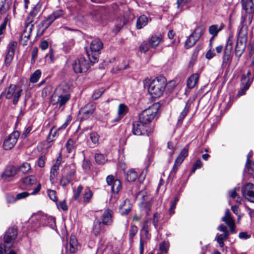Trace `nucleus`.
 Returning a JSON list of instances; mask_svg holds the SVG:
<instances>
[{
    "label": "nucleus",
    "instance_id": "3c124183",
    "mask_svg": "<svg viewBox=\"0 0 254 254\" xmlns=\"http://www.w3.org/2000/svg\"><path fill=\"white\" fill-rule=\"evenodd\" d=\"M179 199L178 197H175L173 201L170 202V207L169 210V214L170 215H173L175 213V209L177 203L178 202Z\"/></svg>",
    "mask_w": 254,
    "mask_h": 254
},
{
    "label": "nucleus",
    "instance_id": "aec40b11",
    "mask_svg": "<svg viewBox=\"0 0 254 254\" xmlns=\"http://www.w3.org/2000/svg\"><path fill=\"white\" fill-rule=\"evenodd\" d=\"M225 25L223 23L220 24H213L209 26L208 32L213 37H216L218 33L224 29Z\"/></svg>",
    "mask_w": 254,
    "mask_h": 254
},
{
    "label": "nucleus",
    "instance_id": "4d7b16f0",
    "mask_svg": "<svg viewBox=\"0 0 254 254\" xmlns=\"http://www.w3.org/2000/svg\"><path fill=\"white\" fill-rule=\"evenodd\" d=\"M47 193L49 198L53 201H57V197L56 195V192L55 190H47Z\"/></svg>",
    "mask_w": 254,
    "mask_h": 254
},
{
    "label": "nucleus",
    "instance_id": "4be33fe9",
    "mask_svg": "<svg viewBox=\"0 0 254 254\" xmlns=\"http://www.w3.org/2000/svg\"><path fill=\"white\" fill-rule=\"evenodd\" d=\"M128 109L127 105L124 104H120L119 105L118 115V117L114 121L118 122L123 118V117L128 112Z\"/></svg>",
    "mask_w": 254,
    "mask_h": 254
},
{
    "label": "nucleus",
    "instance_id": "0e129e2a",
    "mask_svg": "<svg viewBox=\"0 0 254 254\" xmlns=\"http://www.w3.org/2000/svg\"><path fill=\"white\" fill-rule=\"evenodd\" d=\"M6 199L8 203H13L17 200L16 197L10 194L6 195Z\"/></svg>",
    "mask_w": 254,
    "mask_h": 254
},
{
    "label": "nucleus",
    "instance_id": "72a5a7b5",
    "mask_svg": "<svg viewBox=\"0 0 254 254\" xmlns=\"http://www.w3.org/2000/svg\"><path fill=\"white\" fill-rule=\"evenodd\" d=\"M125 177L128 182H134L137 177V173L133 169H130L126 173Z\"/></svg>",
    "mask_w": 254,
    "mask_h": 254
},
{
    "label": "nucleus",
    "instance_id": "37998d69",
    "mask_svg": "<svg viewBox=\"0 0 254 254\" xmlns=\"http://www.w3.org/2000/svg\"><path fill=\"white\" fill-rule=\"evenodd\" d=\"M121 188V183L118 179H116L111 186L112 191L114 193H118Z\"/></svg>",
    "mask_w": 254,
    "mask_h": 254
},
{
    "label": "nucleus",
    "instance_id": "ea45409f",
    "mask_svg": "<svg viewBox=\"0 0 254 254\" xmlns=\"http://www.w3.org/2000/svg\"><path fill=\"white\" fill-rule=\"evenodd\" d=\"M17 167L18 168V172H21L23 174L28 173L31 169L30 165L27 162H24L22 163L20 166Z\"/></svg>",
    "mask_w": 254,
    "mask_h": 254
},
{
    "label": "nucleus",
    "instance_id": "338daca9",
    "mask_svg": "<svg viewBox=\"0 0 254 254\" xmlns=\"http://www.w3.org/2000/svg\"><path fill=\"white\" fill-rule=\"evenodd\" d=\"M202 165V164L201 161L199 159L197 160L193 166L191 172L194 173L195 170L197 169L201 168Z\"/></svg>",
    "mask_w": 254,
    "mask_h": 254
},
{
    "label": "nucleus",
    "instance_id": "f3484780",
    "mask_svg": "<svg viewBox=\"0 0 254 254\" xmlns=\"http://www.w3.org/2000/svg\"><path fill=\"white\" fill-rule=\"evenodd\" d=\"M113 212L109 209H106L102 215V223L103 225H111L113 222Z\"/></svg>",
    "mask_w": 254,
    "mask_h": 254
},
{
    "label": "nucleus",
    "instance_id": "79ce46f5",
    "mask_svg": "<svg viewBox=\"0 0 254 254\" xmlns=\"http://www.w3.org/2000/svg\"><path fill=\"white\" fill-rule=\"evenodd\" d=\"M64 14V11L62 9H58L54 11L49 16L52 19L53 22L57 19L62 17Z\"/></svg>",
    "mask_w": 254,
    "mask_h": 254
},
{
    "label": "nucleus",
    "instance_id": "5fc2aeb1",
    "mask_svg": "<svg viewBox=\"0 0 254 254\" xmlns=\"http://www.w3.org/2000/svg\"><path fill=\"white\" fill-rule=\"evenodd\" d=\"M104 91L105 89L103 88H101L96 90L93 94V99L94 100L98 99L101 96Z\"/></svg>",
    "mask_w": 254,
    "mask_h": 254
},
{
    "label": "nucleus",
    "instance_id": "c756f323",
    "mask_svg": "<svg viewBox=\"0 0 254 254\" xmlns=\"http://www.w3.org/2000/svg\"><path fill=\"white\" fill-rule=\"evenodd\" d=\"M240 190V188H234L231 190H229L228 193L231 198L233 199H236V201L237 203H241L242 198L241 197L239 196V195L237 193V191H239Z\"/></svg>",
    "mask_w": 254,
    "mask_h": 254
},
{
    "label": "nucleus",
    "instance_id": "1a4fd4ad",
    "mask_svg": "<svg viewBox=\"0 0 254 254\" xmlns=\"http://www.w3.org/2000/svg\"><path fill=\"white\" fill-rule=\"evenodd\" d=\"M96 108V104L89 102L82 107L79 111L80 119L85 120L91 117L94 114Z\"/></svg>",
    "mask_w": 254,
    "mask_h": 254
},
{
    "label": "nucleus",
    "instance_id": "2eb2a0df",
    "mask_svg": "<svg viewBox=\"0 0 254 254\" xmlns=\"http://www.w3.org/2000/svg\"><path fill=\"white\" fill-rule=\"evenodd\" d=\"M41 4L39 3H37L33 8L31 11L29 13L25 22V25H33L32 23L34 21L35 17L37 15L41 10Z\"/></svg>",
    "mask_w": 254,
    "mask_h": 254
},
{
    "label": "nucleus",
    "instance_id": "6e6d98bb",
    "mask_svg": "<svg viewBox=\"0 0 254 254\" xmlns=\"http://www.w3.org/2000/svg\"><path fill=\"white\" fill-rule=\"evenodd\" d=\"M138 231L137 227L135 225H131L129 233V237L130 239H132L133 237L136 235Z\"/></svg>",
    "mask_w": 254,
    "mask_h": 254
},
{
    "label": "nucleus",
    "instance_id": "39448f33",
    "mask_svg": "<svg viewBox=\"0 0 254 254\" xmlns=\"http://www.w3.org/2000/svg\"><path fill=\"white\" fill-rule=\"evenodd\" d=\"M152 131V128L150 125L143 123L138 119L132 124V132L136 135H147Z\"/></svg>",
    "mask_w": 254,
    "mask_h": 254
},
{
    "label": "nucleus",
    "instance_id": "a18cd8bd",
    "mask_svg": "<svg viewBox=\"0 0 254 254\" xmlns=\"http://www.w3.org/2000/svg\"><path fill=\"white\" fill-rule=\"evenodd\" d=\"M41 75V72L39 69H37L34 71L30 76V81L31 83H36L39 79Z\"/></svg>",
    "mask_w": 254,
    "mask_h": 254
},
{
    "label": "nucleus",
    "instance_id": "9d476101",
    "mask_svg": "<svg viewBox=\"0 0 254 254\" xmlns=\"http://www.w3.org/2000/svg\"><path fill=\"white\" fill-rule=\"evenodd\" d=\"M20 132L14 131L10 134L4 140L3 143V147L5 150H10L12 149L20 136Z\"/></svg>",
    "mask_w": 254,
    "mask_h": 254
},
{
    "label": "nucleus",
    "instance_id": "6e6552de",
    "mask_svg": "<svg viewBox=\"0 0 254 254\" xmlns=\"http://www.w3.org/2000/svg\"><path fill=\"white\" fill-rule=\"evenodd\" d=\"M157 112V109L152 106L143 111L139 115V120L150 125V123L153 120Z\"/></svg>",
    "mask_w": 254,
    "mask_h": 254
},
{
    "label": "nucleus",
    "instance_id": "69168bd1",
    "mask_svg": "<svg viewBox=\"0 0 254 254\" xmlns=\"http://www.w3.org/2000/svg\"><path fill=\"white\" fill-rule=\"evenodd\" d=\"M66 251H69L70 253H74L77 249V245H73V244H69L66 248Z\"/></svg>",
    "mask_w": 254,
    "mask_h": 254
},
{
    "label": "nucleus",
    "instance_id": "49530a36",
    "mask_svg": "<svg viewBox=\"0 0 254 254\" xmlns=\"http://www.w3.org/2000/svg\"><path fill=\"white\" fill-rule=\"evenodd\" d=\"M196 43V40H194L193 37L190 35L186 41L185 47L186 49H189L193 46Z\"/></svg>",
    "mask_w": 254,
    "mask_h": 254
},
{
    "label": "nucleus",
    "instance_id": "f704fd0d",
    "mask_svg": "<svg viewBox=\"0 0 254 254\" xmlns=\"http://www.w3.org/2000/svg\"><path fill=\"white\" fill-rule=\"evenodd\" d=\"M151 226V223L149 220H147L143 223L141 232L145 235V238L149 239L150 238V235L149 234V231Z\"/></svg>",
    "mask_w": 254,
    "mask_h": 254
},
{
    "label": "nucleus",
    "instance_id": "8fccbe9b",
    "mask_svg": "<svg viewBox=\"0 0 254 254\" xmlns=\"http://www.w3.org/2000/svg\"><path fill=\"white\" fill-rule=\"evenodd\" d=\"M150 47V46L149 45L148 41H144L141 43L139 46V51L141 53H145L149 50Z\"/></svg>",
    "mask_w": 254,
    "mask_h": 254
},
{
    "label": "nucleus",
    "instance_id": "a211bd4d",
    "mask_svg": "<svg viewBox=\"0 0 254 254\" xmlns=\"http://www.w3.org/2000/svg\"><path fill=\"white\" fill-rule=\"evenodd\" d=\"M17 231L15 228H10L8 229L4 237V242L6 244L11 243L16 238Z\"/></svg>",
    "mask_w": 254,
    "mask_h": 254
},
{
    "label": "nucleus",
    "instance_id": "f257e3e1",
    "mask_svg": "<svg viewBox=\"0 0 254 254\" xmlns=\"http://www.w3.org/2000/svg\"><path fill=\"white\" fill-rule=\"evenodd\" d=\"M167 85L166 79L164 76H159L150 83L148 90L154 98L160 97L163 93Z\"/></svg>",
    "mask_w": 254,
    "mask_h": 254
},
{
    "label": "nucleus",
    "instance_id": "2f4dec72",
    "mask_svg": "<svg viewBox=\"0 0 254 254\" xmlns=\"http://www.w3.org/2000/svg\"><path fill=\"white\" fill-rule=\"evenodd\" d=\"M190 103L188 101L186 103L184 109L183 111L181 113L179 118H178V123L181 124L185 118L186 115H187L189 110L190 109Z\"/></svg>",
    "mask_w": 254,
    "mask_h": 254
},
{
    "label": "nucleus",
    "instance_id": "e433bc0d",
    "mask_svg": "<svg viewBox=\"0 0 254 254\" xmlns=\"http://www.w3.org/2000/svg\"><path fill=\"white\" fill-rule=\"evenodd\" d=\"M93 193L90 189L85 190L83 194V202L85 203H89L93 197Z\"/></svg>",
    "mask_w": 254,
    "mask_h": 254
},
{
    "label": "nucleus",
    "instance_id": "864d4df0",
    "mask_svg": "<svg viewBox=\"0 0 254 254\" xmlns=\"http://www.w3.org/2000/svg\"><path fill=\"white\" fill-rule=\"evenodd\" d=\"M83 189V188L82 186L80 185L77 188V190H76L74 192V195L72 197V198L75 200H77V201H79V197H80V194L82 191Z\"/></svg>",
    "mask_w": 254,
    "mask_h": 254
},
{
    "label": "nucleus",
    "instance_id": "f03ea898",
    "mask_svg": "<svg viewBox=\"0 0 254 254\" xmlns=\"http://www.w3.org/2000/svg\"><path fill=\"white\" fill-rule=\"evenodd\" d=\"M103 47V44L99 39L93 40L90 46V51L87 52V54L90 62L95 64L99 59L100 51Z\"/></svg>",
    "mask_w": 254,
    "mask_h": 254
},
{
    "label": "nucleus",
    "instance_id": "7ed1b4c3",
    "mask_svg": "<svg viewBox=\"0 0 254 254\" xmlns=\"http://www.w3.org/2000/svg\"><path fill=\"white\" fill-rule=\"evenodd\" d=\"M70 98V95L61 87H58L52 97L53 105H58L59 107L64 106Z\"/></svg>",
    "mask_w": 254,
    "mask_h": 254
},
{
    "label": "nucleus",
    "instance_id": "4c0bfd02",
    "mask_svg": "<svg viewBox=\"0 0 254 254\" xmlns=\"http://www.w3.org/2000/svg\"><path fill=\"white\" fill-rule=\"evenodd\" d=\"M204 31V29L202 27L199 26L197 27L190 35L193 37L194 40H196V42H197L203 34Z\"/></svg>",
    "mask_w": 254,
    "mask_h": 254
},
{
    "label": "nucleus",
    "instance_id": "393cba45",
    "mask_svg": "<svg viewBox=\"0 0 254 254\" xmlns=\"http://www.w3.org/2000/svg\"><path fill=\"white\" fill-rule=\"evenodd\" d=\"M162 41V36L159 35H153L149 39L148 43L152 48L157 47Z\"/></svg>",
    "mask_w": 254,
    "mask_h": 254
},
{
    "label": "nucleus",
    "instance_id": "ddd939ff",
    "mask_svg": "<svg viewBox=\"0 0 254 254\" xmlns=\"http://www.w3.org/2000/svg\"><path fill=\"white\" fill-rule=\"evenodd\" d=\"M17 43L16 41L10 42L7 47V54L5 58L4 63L6 66H8L13 59L15 54V50L17 46Z\"/></svg>",
    "mask_w": 254,
    "mask_h": 254
},
{
    "label": "nucleus",
    "instance_id": "c9c22d12",
    "mask_svg": "<svg viewBox=\"0 0 254 254\" xmlns=\"http://www.w3.org/2000/svg\"><path fill=\"white\" fill-rule=\"evenodd\" d=\"M11 2L8 0H2L0 1V13H5L9 8Z\"/></svg>",
    "mask_w": 254,
    "mask_h": 254
},
{
    "label": "nucleus",
    "instance_id": "a19ab883",
    "mask_svg": "<svg viewBox=\"0 0 254 254\" xmlns=\"http://www.w3.org/2000/svg\"><path fill=\"white\" fill-rule=\"evenodd\" d=\"M42 220H44L45 222L43 223V225H49L53 226L55 224V219L51 216H43Z\"/></svg>",
    "mask_w": 254,
    "mask_h": 254
},
{
    "label": "nucleus",
    "instance_id": "b1692460",
    "mask_svg": "<svg viewBox=\"0 0 254 254\" xmlns=\"http://www.w3.org/2000/svg\"><path fill=\"white\" fill-rule=\"evenodd\" d=\"M199 75L198 73L192 74L187 80V86L190 89L193 88L197 84Z\"/></svg>",
    "mask_w": 254,
    "mask_h": 254
},
{
    "label": "nucleus",
    "instance_id": "4468645a",
    "mask_svg": "<svg viewBox=\"0 0 254 254\" xmlns=\"http://www.w3.org/2000/svg\"><path fill=\"white\" fill-rule=\"evenodd\" d=\"M34 25H25V28L21 35L19 43L23 46L27 45Z\"/></svg>",
    "mask_w": 254,
    "mask_h": 254
},
{
    "label": "nucleus",
    "instance_id": "0eeeda50",
    "mask_svg": "<svg viewBox=\"0 0 254 254\" xmlns=\"http://www.w3.org/2000/svg\"><path fill=\"white\" fill-rule=\"evenodd\" d=\"M90 67V64L84 58L80 57L76 60L72 64L74 72L80 73L86 72Z\"/></svg>",
    "mask_w": 254,
    "mask_h": 254
},
{
    "label": "nucleus",
    "instance_id": "f8f14e48",
    "mask_svg": "<svg viewBox=\"0 0 254 254\" xmlns=\"http://www.w3.org/2000/svg\"><path fill=\"white\" fill-rule=\"evenodd\" d=\"M188 155V149L184 148L181 152L178 157L175 160L174 166L170 173V176H174L178 170L179 167L183 162L184 159Z\"/></svg>",
    "mask_w": 254,
    "mask_h": 254
},
{
    "label": "nucleus",
    "instance_id": "052dcab7",
    "mask_svg": "<svg viewBox=\"0 0 254 254\" xmlns=\"http://www.w3.org/2000/svg\"><path fill=\"white\" fill-rule=\"evenodd\" d=\"M159 218L160 214L158 212L155 213L153 214V224L155 229L157 228Z\"/></svg>",
    "mask_w": 254,
    "mask_h": 254
},
{
    "label": "nucleus",
    "instance_id": "9b49d317",
    "mask_svg": "<svg viewBox=\"0 0 254 254\" xmlns=\"http://www.w3.org/2000/svg\"><path fill=\"white\" fill-rule=\"evenodd\" d=\"M242 193L245 198L254 203V185L247 183L242 188Z\"/></svg>",
    "mask_w": 254,
    "mask_h": 254
},
{
    "label": "nucleus",
    "instance_id": "cd10ccee",
    "mask_svg": "<svg viewBox=\"0 0 254 254\" xmlns=\"http://www.w3.org/2000/svg\"><path fill=\"white\" fill-rule=\"evenodd\" d=\"M148 22V19L145 15L139 16L136 21V28L141 29L147 25Z\"/></svg>",
    "mask_w": 254,
    "mask_h": 254
},
{
    "label": "nucleus",
    "instance_id": "6ab92c4d",
    "mask_svg": "<svg viewBox=\"0 0 254 254\" xmlns=\"http://www.w3.org/2000/svg\"><path fill=\"white\" fill-rule=\"evenodd\" d=\"M53 21L48 16L46 19L41 21L39 24L37 33L40 35H42L45 31L51 25Z\"/></svg>",
    "mask_w": 254,
    "mask_h": 254
},
{
    "label": "nucleus",
    "instance_id": "bf43d9fd",
    "mask_svg": "<svg viewBox=\"0 0 254 254\" xmlns=\"http://www.w3.org/2000/svg\"><path fill=\"white\" fill-rule=\"evenodd\" d=\"M38 49L37 47H34L32 50L31 54V63L34 64L35 62L36 59L38 56Z\"/></svg>",
    "mask_w": 254,
    "mask_h": 254
},
{
    "label": "nucleus",
    "instance_id": "de8ad7c7",
    "mask_svg": "<svg viewBox=\"0 0 254 254\" xmlns=\"http://www.w3.org/2000/svg\"><path fill=\"white\" fill-rule=\"evenodd\" d=\"M58 167H56V166H54L53 165L51 168L50 170V179L51 182H53L56 176L58 175V170H59Z\"/></svg>",
    "mask_w": 254,
    "mask_h": 254
},
{
    "label": "nucleus",
    "instance_id": "603ef678",
    "mask_svg": "<svg viewBox=\"0 0 254 254\" xmlns=\"http://www.w3.org/2000/svg\"><path fill=\"white\" fill-rule=\"evenodd\" d=\"M75 142L72 139H69L66 142V147L68 153H70L75 147Z\"/></svg>",
    "mask_w": 254,
    "mask_h": 254
},
{
    "label": "nucleus",
    "instance_id": "09e8293b",
    "mask_svg": "<svg viewBox=\"0 0 254 254\" xmlns=\"http://www.w3.org/2000/svg\"><path fill=\"white\" fill-rule=\"evenodd\" d=\"M95 160L97 163L99 164H104L106 162V158L103 154L97 153L95 155Z\"/></svg>",
    "mask_w": 254,
    "mask_h": 254
},
{
    "label": "nucleus",
    "instance_id": "e2e57ef3",
    "mask_svg": "<svg viewBox=\"0 0 254 254\" xmlns=\"http://www.w3.org/2000/svg\"><path fill=\"white\" fill-rule=\"evenodd\" d=\"M159 248L161 251L166 253L169 248V244L167 242H163L160 244Z\"/></svg>",
    "mask_w": 254,
    "mask_h": 254
},
{
    "label": "nucleus",
    "instance_id": "c85d7f7f",
    "mask_svg": "<svg viewBox=\"0 0 254 254\" xmlns=\"http://www.w3.org/2000/svg\"><path fill=\"white\" fill-rule=\"evenodd\" d=\"M222 220L228 226L235 224L234 220L232 217L229 209L226 210L225 215L222 218Z\"/></svg>",
    "mask_w": 254,
    "mask_h": 254
},
{
    "label": "nucleus",
    "instance_id": "473e14b6",
    "mask_svg": "<svg viewBox=\"0 0 254 254\" xmlns=\"http://www.w3.org/2000/svg\"><path fill=\"white\" fill-rule=\"evenodd\" d=\"M245 48V45L242 41H238L235 47V55L237 57H240L243 53Z\"/></svg>",
    "mask_w": 254,
    "mask_h": 254
},
{
    "label": "nucleus",
    "instance_id": "412c9836",
    "mask_svg": "<svg viewBox=\"0 0 254 254\" xmlns=\"http://www.w3.org/2000/svg\"><path fill=\"white\" fill-rule=\"evenodd\" d=\"M41 188V184H38L37 185V186H36V187L34 190L31 193H29L27 192H22L18 193L16 196V199H17V200H19V199L25 198L27 197V196H28L30 194L35 195V194H37L40 191Z\"/></svg>",
    "mask_w": 254,
    "mask_h": 254
},
{
    "label": "nucleus",
    "instance_id": "5701e85b",
    "mask_svg": "<svg viewBox=\"0 0 254 254\" xmlns=\"http://www.w3.org/2000/svg\"><path fill=\"white\" fill-rule=\"evenodd\" d=\"M241 83L244 85V87L241 90L238 92V94L240 96L244 95L246 91L249 88L251 84L249 77L246 76V75H243L242 77Z\"/></svg>",
    "mask_w": 254,
    "mask_h": 254
},
{
    "label": "nucleus",
    "instance_id": "13d9d810",
    "mask_svg": "<svg viewBox=\"0 0 254 254\" xmlns=\"http://www.w3.org/2000/svg\"><path fill=\"white\" fill-rule=\"evenodd\" d=\"M8 20L7 17L5 18L2 24L0 25V35L4 33Z\"/></svg>",
    "mask_w": 254,
    "mask_h": 254
},
{
    "label": "nucleus",
    "instance_id": "774afa93",
    "mask_svg": "<svg viewBox=\"0 0 254 254\" xmlns=\"http://www.w3.org/2000/svg\"><path fill=\"white\" fill-rule=\"evenodd\" d=\"M57 206L58 208L61 209L63 211H66L67 210V206L65 200L60 202L58 204H57Z\"/></svg>",
    "mask_w": 254,
    "mask_h": 254
},
{
    "label": "nucleus",
    "instance_id": "7c9ffc66",
    "mask_svg": "<svg viewBox=\"0 0 254 254\" xmlns=\"http://www.w3.org/2000/svg\"><path fill=\"white\" fill-rule=\"evenodd\" d=\"M229 236V232L223 233V234H217L215 240L221 248L224 246V241L226 240Z\"/></svg>",
    "mask_w": 254,
    "mask_h": 254
},
{
    "label": "nucleus",
    "instance_id": "680f3d73",
    "mask_svg": "<svg viewBox=\"0 0 254 254\" xmlns=\"http://www.w3.org/2000/svg\"><path fill=\"white\" fill-rule=\"evenodd\" d=\"M245 169L248 172L254 173V162H252V161L250 162H246Z\"/></svg>",
    "mask_w": 254,
    "mask_h": 254
},
{
    "label": "nucleus",
    "instance_id": "dca6fc26",
    "mask_svg": "<svg viewBox=\"0 0 254 254\" xmlns=\"http://www.w3.org/2000/svg\"><path fill=\"white\" fill-rule=\"evenodd\" d=\"M18 172L17 166L10 165L7 166L3 173L1 174V178L6 180L7 179L14 177Z\"/></svg>",
    "mask_w": 254,
    "mask_h": 254
},
{
    "label": "nucleus",
    "instance_id": "bb28decb",
    "mask_svg": "<svg viewBox=\"0 0 254 254\" xmlns=\"http://www.w3.org/2000/svg\"><path fill=\"white\" fill-rule=\"evenodd\" d=\"M22 184L26 187H30L36 182V179L34 176H29L21 180Z\"/></svg>",
    "mask_w": 254,
    "mask_h": 254
},
{
    "label": "nucleus",
    "instance_id": "20e7f679",
    "mask_svg": "<svg viewBox=\"0 0 254 254\" xmlns=\"http://www.w3.org/2000/svg\"><path fill=\"white\" fill-rule=\"evenodd\" d=\"M22 91L23 90L21 88L15 84H11L5 89L3 93L4 94L6 99H10L13 98L12 103L15 105L18 103Z\"/></svg>",
    "mask_w": 254,
    "mask_h": 254
},
{
    "label": "nucleus",
    "instance_id": "c03bdc74",
    "mask_svg": "<svg viewBox=\"0 0 254 254\" xmlns=\"http://www.w3.org/2000/svg\"><path fill=\"white\" fill-rule=\"evenodd\" d=\"M243 8L247 12L252 11L253 8V2L252 0H247L245 2L244 0L242 1Z\"/></svg>",
    "mask_w": 254,
    "mask_h": 254
},
{
    "label": "nucleus",
    "instance_id": "423d86ee",
    "mask_svg": "<svg viewBox=\"0 0 254 254\" xmlns=\"http://www.w3.org/2000/svg\"><path fill=\"white\" fill-rule=\"evenodd\" d=\"M233 37L229 36L227 40L222 57V66L223 67H226L227 65H229L231 63L232 59L231 53L233 48Z\"/></svg>",
    "mask_w": 254,
    "mask_h": 254
},
{
    "label": "nucleus",
    "instance_id": "58836bf2",
    "mask_svg": "<svg viewBox=\"0 0 254 254\" xmlns=\"http://www.w3.org/2000/svg\"><path fill=\"white\" fill-rule=\"evenodd\" d=\"M90 139L92 142V145H90V147L93 148L99 144V135L95 132L90 133Z\"/></svg>",
    "mask_w": 254,
    "mask_h": 254
},
{
    "label": "nucleus",
    "instance_id": "a878e982",
    "mask_svg": "<svg viewBox=\"0 0 254 254\" xmlns=\"http://www.w3.org/2000/svg\"><path fill=\"white\" fill-rule=\"evenodd\" d=\"M103 223L99 220L94 221L92 230V233L94 235L97 236L103 230Z\"/></svg>",
    "mask_w": 254,
    "mask_h": 254
}]
</instances>
